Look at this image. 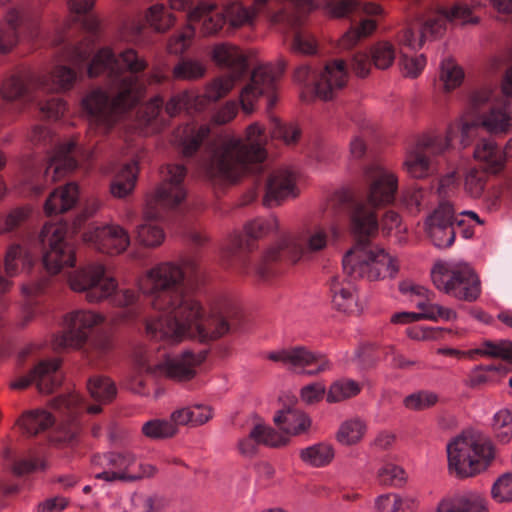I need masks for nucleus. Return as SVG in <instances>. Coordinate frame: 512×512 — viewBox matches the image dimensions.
Masks as SVG:
<instances>
[{"mask_svg": "<svg viewBox=\"0 0 512 512\" xmlns=\"http://www.w3.org/2000/svg\"><path fill=\"white\" fill-rule=\"evenodd\" d=\"M198 269L194 259L180 263L161 262L146 270L136 281L138 290L151 297V307L159 316L146 320V335L161 341L166 333L177 336L200 315L199 300L188 293L175 289Z\"/></svg>", "mask_w": 512, "mask_h": 512, "instance_id": "obj_1", "label": "nucleus"}, {"mask_svg": "<svg viewBox=\"0 0 512 512\" xmlns=\"http://www.w3.org/2000/svg\"><path fill=\"white\" fill-rule=\"evenodd\" d=\"M245 145L239 137L225 136L214 144L208 159L201 169L204 175L218 183H234L249 170L252 163H260L266 158L264 145L267 137L259 123H253L246 129Z\"/></svg>", "mask_w": 512, "mask_h": 512, "instance_id": "obj_2", "label": "nucleus"}, {"mask_svg": "<svg viewBox=\"0 0 512 512\" xmlns=\"http://www.w3.org/2000/svg\"><path fill=\"white\" fill-rule=\"evenodd\" d=\"M143 96V83L134 76L122 77L115 91L103 88L88 91L81 100L82 111L89 122L88 133L107 134Z\"/></svg>", "mask_w": 512, "mask_h": 512, "instance_id": "obj_3", "label": "nucleus"}, {"mask_svg": "<svg viewBox=\"0 0 512 512\" xmlns=\"http://www.w3.org/2000/svg\"><path fill=\"white\" fill-rule=\"evenodd\" d=\"M68 285L76 293L84 294L90 304H99L112 299L115 306L127 307L136 303L137 293L132 289H118L119 283L108 267L101 262H92L71 272Z\"/></svg>", "mask_w": 512, "mask_h": 512, "instance_id": "obj_4", "label": "nucleus"}, {"mask_svg": "<svg viewBox=\"0 0 512 512\" xmlns=\"http://www.w3.org/2000/svg\"><path fill=\"white\" fill-rule=\"evenodd\" d=\"M199 306L200 315L185 331L177 336L168 332L161 341L178 344L195 334L202 340H216L242 330L245 325L242 309L230 300L216 299L209 304L208 311L200 301Z\"/></svg>", "mask_w": 512, "mask_h": 512, "instance_id": "obj_5", "label": "nucleus"}, {"mask_svg": "<svg viewBox=\"0 0 512 512\" xmlns=\"http://www.w3.org/2000/svg\"><path fill=\"white\" fill-rule=\"evenodd\" d=\"M447 457L450 471L462 478L471 477L491 464L495 446L482 430L470 427L447 444Z\"/></svg>", "mask_w": 512, "mask_h": 512, "instance_id": "obj_6", "label": "nucleus"}, {"mask_svg": "<svg viewBox=\"0 0 512 512\" xmlns=\"http://www.w3.org/2000/svg\"><path fill=\"white\" fill-rule=\"evenodd\" d=\"M337 239L340 231L335 225L325 227L315 223L303 227L297 234H284L266 252L268 260H276L281 255L288 256L297 262L310 255L324 251L329 243L330 236Z\"/></svg>", "mask_w": 512, "mask_h": 512, "instance_id": "obj_7", "label": "nucleus"}, {"mask_svg": "<svg viewBox=\"0 0 512 512\" xmlns=\"http://www.w3.org/2000/svg\"><path fill=\"white\" fill-rule=\"evenodd\" d=\"M343 268L354 278L376 281L394 277L399 265L384 249L370 242H359L344 255Z\"/></svg>", "mask_w": 512, "mask_h": 512, "instance_id": "obj_8", "label": "nucleus"}, {"mask_svg": "<svg viewBox=\"0 0 512 512\" xmlns=\"http://www.w3.org/2000/svg\"><path fill=\"white\" fill-rule=\"evenodd\" d=\"M431 279L439 291L458 300L473 302L481 294V282L466 263L438 262L431 270Z\"/></svg>", "mask_w": 512, "mask_h": 512, "instance_id": "obj_9", "label": "nucleus"}, {"mask_svg": "<svg viewBox=\"0 0 512 512\" xmlns=\"http://www.w3.org/2000/svg\"><path fill=\"white\" fill-rule=\"evenodd\" d=\"M162 181L159 186L146 195L143 217L157 219L167 210L175 208L186 197L183 181L186 168L180 164H168L161 170Z\"/></svg>", "mask_w": 512, "mask_h": 512, "instance_id": "obj_10", "label": "nucleus"}, {"mask_svg": "<svg viewBox=\"0 0 512 512\" xmlns=\"http://www.w3.org/2000/svg\"><path fill=\"white\" fill-rule=\"evenodd\" d=\"M205 355L184 352L170 358L164 351H148L137 358L136 363L141 371L159 377H167L179 381L192 379L197 368L203 363Z\"/></svg>", "mask_w": 512, "mask_h": 512, "instance_id": "obj_11", "label": "nucleus"}, {"mask_svg": "<svg viewBox=\"0 0 512 512\" xmlns=\"http://www.w3.org/2000/svg\"><path fill=\"white\" fill-rule=\"evenodd\" d=\"M40 237L43 244L42 261L48 273L56 275L65 268L75 266L76 250L66 240V224L47 223L43 226Z\"/></svg>", "mask_w": 512, "mask_h": 512, "instance_id": "obj_12", "label": "nucleus"}, {"mask_svg": "<svg viewBox=\"0 0 512 512\" xmlns=\"http://www.w3.org/2000/svg\"><path fill=\"white\" fill-rule=\"evenodd\" d=\"M317 431L311 418H273L272 423H258L251 430V437L261 445L282 448L291 437Z\"/></svg>", "mask_w": 512, "mask_h": 512, "instance_id": "obj_13", "label": "nucleus"}, {"mask_svg": "<svg viewBox=\"0 0 512 512\" xmlns=\"http://www.w3.org/2000/svg\"><path fill=\"white\" fill-rule=\"evenodd\" d=\"M265 358L287 370L315 376L331 369L327 357L303 345L282 347L265 354Z\"/></svg>", "mask_w": 512, "mask_h": 512, "instance_id": "obj_14", "label": "nucleus"}, {"mask_svg": "<svg viewBox=\"0 0 512 512\" xmlns=\"http://www.w3.org/2000/svg\"><path fill=\"white\" fill-rule=\"evenodd\" d=\"M147 67L148 62L145 57L132 48L116 54L111 48L104 47L93 57L88 67V74L91 77L101 74L116 75L122 70H127L131 73L129 76L138 77L136 74L145 71Z\"/></svg>", "mask_w": 512, "mask_h": 512, "instance_id": "obj_15", "label": "nucleus"}, {"mask_svg": "<svg viewBox=\"0 0 512 512\" xmlns=\"http://www.w3.org/2000/svg\"><path fill=\"white\" fill-rule=\"evenodd\" d=\"M104 316L92 310H75L67 313L64 323L67 331L56 335L53 345L56 349L79 348L88 339L89 332L104 322Z\"/></svg>", "mask_w": 512, "mask_h": 512, "instance_id": "obj_16", "label": "nucleus"}, {"mask_svg": "<svg viewBox=\"0 0 512 512\" xmlns=\"http://www.w3.org/2000/svg\"><path fill=\"white\" fill-rule=\"evenodd\" d=\"M82 241L96 251L107 255H119L130 246L129 232L116 223L93 226L82 235Z\"/></svg>", "mask_w": 512, "mask_h": 512, "instance_id": "obj_17", "label": "nucleus"}, {"mask_svg": "<svg viewBox=\"0 0 512 512\" xmlns=\"http://www.w3.org/2000/svg\"><path fill=\"white\" fill-rule=\"evenodd\" d=\"M75 144L73 141H67L61 144L55 155L50 159L45 169L43 180L32 179L24 184L23 192L28 196H38L45 188L58 180H60L66 172L76 167V161L69 156V153L74 149Z\"/></svg>", "mask_w": 512, "mask_h": 512, "instance_id": "obj_18", "label": "nucleus"}, {"mask_svg": "<svg viewBox=\"0 0 512 512\" xmlns=\"http://www.w3.org/2000/svg\"><path fill=\"white\" fill-rule=\"evenodd\" d=\"M364 174L370 182L368 203L374 207H381L393 203L398 190V178L391 170L371 165L365 168Z\"/></svg>", "mask_w": 512, "mask_h": 512, "instance_id": "obj_19", "label": "nucleus"}, {"mask_svg": "<svg viewBox=\"0 0 512 512\" xmlns=\"http://www.w3.org/2000/svg\"><path fill=\"white\" fill-rule=\"evenodd\" d=\"M282 68L272 64H261L254 69L251 81L240 92V103L243 111L251 114L261 95L273 89L276 79L281 75Z\"/></svg>", "mask_w": 512, "mask_h": 512, "instance_id": "obj_20", "label": "nucleus"}, {"mask_svg": "<svg viewBox=\"0 0 512 512\" xmlns=\"http://www.w3.org/2000/svg\"><path fill=\"white\" fill-rule=\"evenodd\" d=\"M455 212L453 206L441 203L426 219L425 230L433 244L438 248H448L455 240Z\"/></svg>", "mask_w": 512, "mask_h": 512, "instance_id": "obj_21", "label": "nucleus"}, {"mask_svg": "<svg viewBox=\"0 0 512 512\" xmlns=\"http://www.w3.org/2000/svg\"><path fill=\"white\" fill-rule=\"evenodd\" d=\"M348 82L346 64L342 60L328 63L317 73L314 83V95L320 100L331 101L337 98Z\"/></svg>", "mask_w": 512, "mask_h": 512, "instance_id": "obj_22", "label": "nucleus"}, {"mask_svg": "<svg viewBox=\"0 0 512 512\" xmlns=\"http://www.w3.org/2000/svg\"><path fill=\"white\" fill-rule=\"evenodd\" d=\"M298 194L295 175L286 169L277 170L268 179L263 202L268 207H274L285 199L296 197Z\"/></svg>", "mask_w": 512, "mask_h": 512, "instance_id": "obj_23", "label": "nucleus"}, {"mask_svg": "<svg viewBox=\"0 0 512 512\" xmlns=\"http://www.w3.org/2000/svg\"><path fill=\"white\" fill-rule=\"evenodd\" d=\"M269 0H253L251 5L241 1H233L224 7L226 21L233 29L251 27L257 17L266 11Z\"/></svg>", "mask_w": 512, "mask_h": 512, "instance_id": "obj_24", "label": "nucleus"}, {"mask_svg": "<svg viewBox=\"0 0 512 512\" xmlns=\"http://www.w3.org/2000/svg\"><path fill=\"white\" fill-rule=\"evenodd\" d=\"M211 60L219 67L232 71L233 75L242 76L248 67L247 56L236 45L221 42L212 46Z\"/></svg>", "mask_w": 512, "mask_h": 512, "instance_id": "obj_25", "label": "nucleus"}, {"mask_svg": "<svg viewBox=\"0 0 512 512\" xmlns=\"http://www.w3.org/2000/svg\"><path fill=\"white\" fill-rule=\"evenodd\" d=\"M87 389L90 396L97 403L86 405L79 411L81 413L100 414L103 412V405L111 403L117 395V387L114 381L107 376L91 377L87 382Z\"/></svg>", "mask_w": 512, "mask_h": 512, "instance_id": "obj_26", "label": "nucleus"}, {"mask_svg": "<svg viewBox=\"0 0 512 512\" xmlns=\"http://www.w3.org/2000/svg\"><path fill=\"white\" fill-rule=\"evenodd\" d=\"M216 8L214 3H199L188 14L189 23L201 22L200 31L204 36L216 34L227 22L225 13L217 12Z\"/></svg>", "mask_w": 512, "mask_h": 512, "instance_id": "obj_27", "label": "nucleus"}, {"mask_svg": "<svg viewBox=\"0 0 512 512\" xmlns=\"http://www.w3.org/2000/svg\"><path fill=\"white\" fill-rule=\"evenodd\" d=\"M60 360L57 358L42 360L30 371L37 390L42 394H50L62 383V375L59 372Z\"/></svg>", "mask_w": 512, "mask_h": 512, "instance_id": "obj_28", "label": "nucleus"}, {"mask_svg": "<svg viewBox=\"0 0 512 512\" xmlns=\"http://www.w3.org/2000/svg\"><path fill=\"white\" fill-rule=\"evenodd\" d=\"M330 289L332 306L336 311L346 315L359 312L358 296L350 281L333 278Z\"/></svg>", "mask_w": 512, "mask_h": 512, "instance_id": "obj_29", "label": "nucleus"}, {"mask_svg": "<svg viewBox=\"0 0 512 512\" xmlns=\"http://www.w3.org/2000/svg\"><path fill=\"white\" fill-rule=\"evenodd\" d=\"M445 29L444 22L441 18H433L427 20L421 27L419 32L411 29L403 31L399 37V45L402 53L405 49L408 51H416L422 48L427 39L440 35Z\"/></svg>", "mask_w": 512, "mask_h": 512, "instance_id": "obj_30", "label": "nucleus"}, {"mask_svg": "<svg viewBox=\"0 0 512 512\" xmlns=\"http://www.w3.org/2000/svg\"><path fill=\"white\" fill-rule=\"evenodd\" d=\"M208 418H188L178 422L176 418H151L142 426L143 434L151 439H163L174 436L179 425L200 426L207 422Z\"/></svg>", "mask_w": 512, "mask_h": 512, "instance_id": "obj_31", "label": "nucleus"}, {"mask_svg": "<svg viewBox=\"0 0 512 512\" xmlns=\"http://www.w3.org/2000/svg\"><path fill=\"white\" fill-rule=\"evenodd\" d=\"M473 157L487 173L497 174L505 167V157L492 139L480 140L474 148Z\"/></svg>", "mask_w": 512, "mask_h": 512, "instance_id": "obj_32", "label": "nucleus"}, {"mask_svg": "<svg viewBox=\"0 0 512 512\" xmlns=\"http://www.w3.org/2000/svg\"><path fill=\"white\" fill-rule=\"evenodd\" d=\"M77 80L75 69L66 65H56L49 75L37 78V88L44 91L64 92L73 88Z\"/></svg>", "mask_w": 512, "mask_h": 512, "instance_id": "obj_33", "label": "nucleus"}, {"mask_svg": "<svg viewBox=\"0 0 512 512\" xmlns=\"http://www.w3.org/2000/svg\"><path fill=\"white\" fill-rule=\"evenodd\" d=\"M78 196L79 189L75 183H68L62 187L56 188L45 201V214L52 216L70 210L76 204Z\"/></svg>", "mask_w": 512, "mask_h": 512, "instance_id": "obj_34", "label": "nucleus"}, {"mask_svg": "<svg viewBox=\"0 0 512 512\" xmlns=\"http://www.w3.org/2000/svg\"><path fill=\"white\" fill-rule=\"evenodd\" d=\"M209 133L208 124L189 123L179 127L175 137L182 148V153L185 156H191L199 149Z\"/></svg>", "mask_w": 512, "mask_h": 512, "instance_id": "obj_35", "label": "nucleus"}, {"mask_svg": "<svg viewBox=\"0 0 512 512\" xmlns=\"http://www.w3.org/2000/svg\"><path fill=\"white\" fill-rule=\"evenodd\" d=\"M336 455L332 443L320 441L302 448L299 451V457L303 463L313 468H323L329 466Z\"/></svg>", "mask_w": 512, "mask_h": 512, "instance_id": "obj_36", "label": "nucleus"}, {"mask_svg": "<svg viewBox=\"0 0 512 512\" xmlns=\"http://www.w3.org/2000/svg\"><path fill=\"white\" fill-rule=\"evenodd\" d=\"M107 464L110 466L109 469L103 472L97 473L95 477L97 479H103L107 482L115 480H124L120 474H132L130 467L135 463L136 457L131 452L124 453H109L105 456Z\"/></svg>", "mask_w": 512, "mask_h": 512, "instance_id": "obj_37", "label": "nucleus"}, {"mask_svg": "<svg viewBox=\"0 0 512 512\" xmlns=\"http://www.w3.org/2000/svg\"><path fill=\"white\" fill-rule=\"evenodd\" d=\"M138 167L136 162L124 164L116 173L110 184V192L116 198L130 195L136 186Z\"/></svg>", "mask_w": 512, "mask_h": 512, "instance_id": "obj_38", "label": "nucleus"}, {"mask_svg": "<svg viewBox=\"0 0 512 512\" xmlns=\"http://www.w3.org/2000/svg\"><path fill=\"white\" fill-rule=\"evenodd\" d=\"M438 512H488L487 502L479 493H468L452 501L439 503Z\"/></svg>", "mask_w": 512, "mask_h": 512, "instance_id": "obj_39", "label": "nucleus"}, {"mask_svg": "<svg viewBox=\"0 0 512 512\" xmlns=\"http://www.w3.org/2000/svg\"><path fill=\"white\" fill-rule=\"evenodd\" d=\"M379 229L376 213L365 205H358L351 216V230L358 236H372Z\"/></svg>", "mask_w": 512, "mask_h": 512, "instance_id": "obj_40", "label": "nucleus"}, {"mask_svg": "<svg viewBox=\"0 0 512 512\" xmlns=\"http://www.w3.org/2000/svg\"><path fill=\"white\" fill-rule=\"evenodd\" d=\"M481 3L472 0V4L455 3L450 8H442L439 13L449 22H459L462 26L476 25L480 22V18L475 14V10Z\"/></svg>", "mask_w": 512, "mask_h": 512, "instance_id": "obj_41", "label": "nucleus"}, {"mask_svg": "<svg viewBox=\"0 0 512 512\" xmlns=\"http://www.w3.org/2000/svg\"><path fill=\"white\" fill-rule=\"evenodd\" d=\"M34 265L33 256L20 246H11L5 257L6 273L13 277L23 272L28 273Z\"/></svg>", "mask_w": 512, "mask_h": 512, "instance_id": "obj_42", "label": "nucleus"}, {"mask_svg": "<svg viewBox=\"0 0 512 512\" xmlns=\"http://www.w3.org/2000/svg\"><path fill=\"white\" fill-rule=\"evenodd\" d=\"M481 127L491 134H506L512 132V120L508 107L493 108L480 119Z\"/></svg>", "mask_w": 512, "mask_h": 512, "instance_id": "obj_43", "label": "nucleus"}, {"mask_svg": "<svg viewBox=\"0 0 512 512\" xmlns=\"http://www.w3.org/2000/svg\"><path fill=\"white\" fill-rule=\"evenodd\" d=\"M367 430L366 423L361 418H349L341 423L336 432V441L344 446L359 443Z\"/></svg>", "mask_w": 512, "mask_h": 512, "instance_id": "obj_44", "label": "nucleus"}, {"mask_svg": "<svg viewBox=\"0 0 512 512\" xmlns=\"http://www.w3.org/2000/svg\"><path fill=\"white\" fill-rule=\"evenodd\" d=\"M481 127L480 120L473 119L470 115H463L448 125L452 135L462 148H466L476 135V130Z\"/></svg>", "mask_w": 512, "mask_h": 512, "instance_id": "obj_45", "label": "nucleus"}, {"mask_svg": "<svg viewBox=\"0 0 512 512\" xmlns=\"http://www.w3.org/2000/svg\"><path fill=\"white\" fill-rule=\"evenodd\" d=\"M406 173L415 179L426 178L433 173V165L430 159L417 149L409 151L403 162Z\"/></svg>", "mask_w": 512, "mask_h": 512, "instance_id": "obj_46", "label": "nucleus"}, {"mask_svg": "<svg viewBox=\"0 0 512 512\" xmlns=\"http://www.w3.org/2000/svg\"><path fill=\"white\" fill-rule=\"evenodd\" d=\"M152 219L144 217V222L135 229L136 241L144 247L155 248L160 246L165 240V233L161 226L152 222Z\"/></svg>", "mask_w": 512, "mask_h": 512, "instance_id": "obj_47", "label": "nucleus"}, {"mask_svg": "<svg viewBox=\"0 0 512 512\" xmlns=\"http://www.w3.org/2000/svg\"><path fill=\"white\" fill-rule=\"evenodd\" d=\"M507 372L508 371L503 366L479 365L470 371L466 384L471 388H475L486 384L497 383Z\"/></svg>", "mask_w": 512, "mask_h": 512, "instance_id": "obj_48", "label": "nucleus"}, {"mask_svg": "<svg viewBox=\"0 0 512 512\" xmlns=\"http://www.w3.org/2000/svg\"><path fill=\"white\" fill-rule=\"evenodd\" d=\"M361 385L355 380L341 378L332 382L327 390L326 401L339 403L357 396L361 392Z\"/></svg>", "mask_w": 512, "mask_h": 512, "instance_id": "obj_49", "label": "nucleus"}, {"mask_svg": "<svg viewBox=\"0 0 512 512\" xmlns=\"http://www.w3.org/2000/svg\"><path fill=\"white\" fill-rule=\"evenodd\" d=\"M474 355L500 358L502 360L512 362V341H484L481 347L467 351L468 358L473 359Z\"/></svg>", "mask_w": 512, "mask_h": 512, "instance_id": "obj_50", "label": "nucleus"}, {"mask_svg": "<svg viewBox=\"0 0 512 512\" xmlns=\"http://www.w3.org/2000/svg\"><path fill=\"white\" fill-rule=\"evenodd\" d=\"M206 72L207 66L203 61L185 58L174 66L172 75L176 80L196 81L203 78Z\"/></svg>", "mask_w": 512, "mask_h": 512, "instance_id": "obj_51", "label": "nucleus"}, {"mask_svg": "<svg viewBox=\"0 0 512 512\" xmlns=\"http://www.w3.org/2000/svg\"><path fill=\"white\" fill-rule=\"evenodd\" d=\"M37 79H27L24 76L13 75L1 85V95L6 100H16L28 93L30 88H37Z\"/></svg>", "mask_w": 512, "mask_h": 512, "instance_id": "obj_52", "label": "nucleus"}, {"mask_svg": "<svg viewBox=\"0 0 512 512\" xmlns=\"http://www.w3.org/2000/svg\"><path fill=\"white\" fill-rule=\"evenodd\" d=\"M465 74L463 68L453 59H445L440 66L439 79L446 92L453 91L461 86Z\"/></svg>", "mask_w": 512, "mask_h": 512, "instance_id": "obj_53", "label": "nucleus"}, {"mask_svg": "<svg viewBox=\"0 0 512 512\" xmlns=\"http://www.w3.org/2000/svg\"><path fill=\"white\" fill-rule=\"evenodd\" d=\"M240 77L231 74L211 80L205 86L203 97L209 101H218L233 90Z\"/></svg>", "mask_w": 512, "mask_h": 512, "instance_id": "obj_54", "label": "nucleus"}, {"mask_svg": "<svg viewBox=\"0 0 512 512\" xmlns=\"http://www.w3.org/2000/svg\"><path fill=\"white\" fill-rule=\"evenodd\" d=\"M370 57L377 69L387 70L395 61L396 49L392 43L381 41L371 47Z\"/></svg>", "mask_w": 512, "mask_h": 512, "instance_id": "obj_55", "label": "nucleus"}, {"mask_svg": "<svg viewBox=\"0 0 512 512\" xmlns=\"http://www.w3.org/2000/svg\"><path fill=\"white\" fill-rule=\"evenodd\" d=\"M377 479L382 485L401 487L407 481V473L401 466L386 462L378 468Z\"/></svg>", "mask_w": 512, "mask_h": 512, "instance_id": "obj_56", "label": "nucleus"}, {"mask_svg": "<svg viewBox=\"0 0 512 512\" xmlns=\"http://www.w3.org/2000/svg\"><path fill=\"white\" fill-rule=\"evenodd\" d=\"M279 221L275 216L259 217L248 221L244 226L245 234L253 239H260L276 231Z\"/></svg>", "mask_w": 512, "mask_h": 512, "instance_id": "obj_57", "label": "nucleus"}, {"mask_svg": "<svg viewBox=\"0 0 512 512\" xmlns=\"http://www.w3.org/2000/svg\"><path fill=\"white\" fill-rule=\"evenodd\" d=\"M145 17L149 26L157 32H165L175 23V17L166 11L163 4L152 5Z\"/></svg>", "mask_w": 512, "mask_h": 512, "instance_id": "obj_58", "label": "nucleus"}, {"mask_svg": "<svg viewBox=\"0 0 512 512\" xmlns=\"http://www.w3.org/2000/svg\"><path fill=\"white\" fill-rule=\"evenodd\" d=\"M380 228L387 236H394L399 243H405L407 228L403 225L400 215L388 210L382 217Z\"/></svg>", "mask_w": 512, "mask_h": 512, "instance_id": "obj_59", "label": "nucleus"}, {"mask_svg": "<svg viewBox=\"0 0 512 512\" xmlns=\"http://www.w3.org/2000/svg\"><path fill=\"white\" fill-rule=\"evenodd\" d=\"M377 23L372 19L361 21L359 26L348 30L340 40V45L344 49L353 47L360 39L370 36L376 29Z\"/></svg>", "mask_w": 512, "mask_h": 512, "instance_id": "obj_60", "label": "nucleus"}, {"mask_svg": "<svg viewBox=\"0 0 512 512\" xmlns=\"http://www.w3.org/2000/svg\"><path fill=\"white\" fill-rule=\"evenodd\" d=\"M439 398L434 392L420 390L403 399V405L410 411H423L437 404Z\"/></svg>", "mask_w": 512, "mask_h": 512, "instance_id": "obj_61", "label": "nucleus"}, {"mask_svg": "<svg viewBox=\"0 0 512 512\" xmlns=\"http://www.w3.org/2000/svg\"><path fill=\"white\" fill-rule=\"evenodd\" d=\"M271 137L282 140L286 145L296 143L301 135V131L296 124H281L280 121L271 117Z\"/></svg>", "mask_w": 512, "mask_h": 512, "instance_id": "obj_62", "label": "nucleus"}, {"mask_svg": "<svg viewBox=\"0 0 512 512\" xmlns=\"http://www.w3.org/2000/svg\"><path fill=\"white\" fill-rule=\"evenodd\" d=\"M82 404L81 398L78 394L72 393L67 397H57L49 403L50 410L46 408L36 409L29 411L24 416H51L61 408L77 407Z\"/></svg>", "mask_w": 512, "mask_h": 512, "instance_id": "obj_63", "label": "nucleus"}, {"mask_svg": "<svg viewBox=\"0 0 512 512\" xmlns=\"http://www.w3.org/2000/svg\"><path fill=\"white\" fill-rule=\"evenodd\" d=\"M491 495L498 503L512 501V473H505L494 482Z\"/></svg>", "mask_w": 512, "mask_h": 512, "instance_id": "obj_64", "label": "nucleus"}]
</instances>
